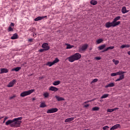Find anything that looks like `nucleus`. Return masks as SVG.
Returning a JSON list of instances; mask_svg holds the SVG:
<instances>
[{
  "label": "nucleus",
  "mask_w": 130,
  "mask_h": 130,
  "mask_svg": "<svg viewBox=\"0 0 130 130\" xmlns=\"http://www.w3.org/2000/svg\"><path fill=\"white\" fill-rule=\"evenodd\" d=\"M117 73V76L119 75V76H121V75H124L123 74H124L125 72H123V71H119L116 72Z\"/></svg>",
  "instance_id": "393cba45"
},
{
  "label": "nucleus",
  "mask_w": 130,
  "mask_h": 130,
  "mask_svg": "<svg viewBox=\"0 0 130 130\" xmlns=\"http://www.w3.org/2000/svg\"><path fill=\"white\" fill-rule=\"evenodd\" d=\"M116 109H118V108H115L114 109H109L108 110V112H113V111H114V110H116Z\"/></svg>",
  "instance_id": "cd10ccee"
},
{
  "label": "nucleus",
  "mask_w": 130,
  "mask_h": 130,
  "mask_svg": "<svg viewBox=\"0 0 130 130\" xmlns=\"http://www.w3.org/2000/svg\"><path fill=\"white\" fill-rule=\"evenodd\" d=\"M42 17H44V18H46V17H47V16H42Z\"/></svg>",
  "instance_id": "6e6d98bb"
},
{
  "label": "nucleus",
  "mask_w": 130,
  "mask_h": 130,
  "mask_svg": "<svg viewBox=\"0 0 130 130\" xmlns=\"http://www.w3.org/2000/svg\"><path fill=\"white\" fill-rule=\"evenodd\" d=\"M108 128H109V126H105L103 127V130H107L108 129Z\"/></svg>",
  "instance_id": "58836bf2"
},
{
  "label": "nucleus",
  "mask_w": 130,
  "mask_h": 130,
  "mask_svg": "<svg viewBox=\"0 0 130 130\" xmlns=\"http://www.w3.org/2000/svg\"><path fill=\"white\" fill-rule=\"evenodd\" d=\"M107 50H109L108 47L105 48L104 51H102V52H105V51H107Z\"/></svg>",
  "instance_id": "a18cd8bd"
},
{
  "label": "nucleus",
  "mask_w": 130,
  "mask_h": 130,
  "mask_svg": "<svg viewBox=\"0 0 130 130\" xmlns=\"http://www.w3.org/2000/svg\"><path fill=\"white\" fill-rule=\"evenodd\" d=\"M113 27H116V26H118V25H120V21H113Z\"/></svg>",
  "instance_id": "2eb2a0df"
},
{
  "label": "nucleus",
  "mask_w": 130,
  "mask_h": 130,
  "mask_svg": "<svg viewBox=\"0 0 130 130\" xmlns=\"http://www.w3.org/2000/svg\"><path fill=\"white\" fill-rule=\"evenodd\" d=\"M7 119H8V117H5L4 118V120H7Z\"/></svg>",
  "instance_id": "603ef678"
},
{
  "label": "nucleus",
  "mask_w": 130,
  "mask_h": 130,
  "mask_svg": "<svg viewBox=\"0 0 130 130\" xmlns=\"http://www.w3.org/2000/svg\"><path fill=\"white\" fill-rule=\"evenodd\" d=\"M92 101H94V100H90V101H87L85 102L84 103V104H86L87 103H89V102H92Z\"/></svg>",
  "instance_id": "a19ab883"
},
{
  "label": "nucleus",
  "mask_w": 130,
  "mask_h": 130,
  "mask_svg": "<svg viewBox=\"0 0 130 130\" xmlns=\"http://www.w3.org/2000/svg\"><path fill=\"white\" fill-rule=\"evenodd\" d=\"M28 41H29V42H33V39H29L28 40Z\"/></svg>",
  "instance_id": "de8ad7c7"
},
{
  "label": "nucleus",
  "mask_w": 130,
  "mask_h": 130,
  "mask_svg": "<svg viewBox=\"0 0 130 130\" xmlns=\"http://www.w3.org/2000/svg\"><path fill=\"white\" fill-rule=\"evenodd\" d=\"M103 40L102 39H98L97 41H96V42H97V44H100V43H101L102 42H103Z\"/></svg>",
  "instance_id": "2f4dec72"
},
{
  "label": "nucleus",
  "mask_w": 130,
  "mask_h": 130,
  "mask_svg": "<svg viewBox=\"0 0 130 130\" xmlns=\"http://www.w3.org/2000/svg\"><path fill=\"white\" fill-rule=\"evenodd\" d=\"M89 106H90V105L89 104H86V105H85L83 107L84 108H87V107H89Z\"/></svg>",
  "instance_id": "c03bdc74"
},
{
  "label": "nucleus",
  "mask_w": 130,
  "mask_h": 130,
  "mask_svg": "<svg viewBox=\"0 0 130 130\" xmlns=\"http://www.w3.org/2000/svg\"><path fill=\"white\" fill-rule=\"evenodd\" d=\"M106 47V44H104V45H102L101 46H100L98 48L100 50H102V49H104V48Z\"/></svg>",
  "instance_id": "aec40b11"
},
{
  "label": "nucleus",
  "mask_w": 130,
  "mask_h": 130,
  "mask_svg": "<svg viewBox=\"0 0 130 130\" xmlns=\"http://www.w3.org/2000/svg\"><path fill=\"white\" fill-rule=\"evenodd\" d=\"M34 100H36V99L35 98H32V101H34Z\"/></svg>",
  "instance_id": "5fc2aeb1"
},
{
  "label": "nucleus",
  "mask_w": 130,
  "mask_h": 130,
  "mask_svg": "<svg viewBox=\"0 0 130 130\" xmlns=\"http://www.w3.org/2000/svg\"><path fill=\"white\" fill-rule=\"evenodd\" d=\"M115 129V128H114V126H113L111 128L110 130H114Z\"/></svg>",
  "instance_id": "3c124183"
},
{
  "label": "nucleus",
  "mask_w": 130,
  "mask_h": 130,
  "mask_svg": "<svg viewBox=\"0 0 130 130\" xmlns=\"http://www.w3.org/2000/svg\"><path fill=\"white\" fill-rule=\"evenodd\" d=\"M42 19H44V17L42 16H39L35 19V21H40L42 20Z\"/></svg>",
  "instance_id": "6ab92c4d"
},
{
  "label": "nucleus",
  "mask_w": 130,
  "mask_h": 130,
  "mask_svg": "<svg viewBox=\"0 0 130 130\" xmlns=\"http://www.w3.org/2000/svg\"><path fill=\"white\" fill-rule=\"evenodd\" d=\"M100 108L98 107H94L93 108H92V111H98V110H99Z\"/></svg>",
  "instance_id": "bb28decb"
},
{
  "label": "nucleus",
  "mask_w": 130,
  "mask_h": 130,
  "mask_svg": "<svg viewBox=\"0 0 130 130\" xmlns=\"http://www.w3.org/2000/svg\"><path fill=\"white\" fill-rule=\"evenodd\" d=\"M49 90H50V91H53V92H57L58 91V88L54 86H51Z\"/></svg>",
  "instance_id": "9d476101"
},
{
  "label": "nucleus",
  "mask_w": 130,
  "mask_h": 130,
  "mask_svg": "<svg viewBox=\"0 0 130 130\" xmlns=\"http://www.w3.org/2000/svg\"><path fill=\"white\" fill-rule=\"evenodd\" d=\"M44 51H46V50L44 49H41L40 50H39V52H43Z\"/></svg>",
  "instance_id": "79ce46f5"
},
{
  "label": "nucleus",
  "mask_w": 130,
  "mask_h": 130,
  "mask_svg": "<svg viewBox=\"0 0 130 130\" xmlns=\"http://www.w3.org/2000/svg\"><path fill=\"white\" fill-rule=\"evenodd\" d=\"M127 54H128L129 55H130V51H128V52H127Z\"/></svg>",
  "instance_id": "864d4df0"
},
{
  "label": "nucleus",
  "mask_w": 130,
  "mask_h": 130,
  "mask_svg": "<svg viewBox=\"0 0 130 130\" xmlns=\"http://www.w3.org/2000/svg\"><path fill=\"white\" fill-rule=\"evenodd\" d=\"M34 91H35V89H30L28 91H24L20 94V96L21 97H25V96H28V95L32 94Z\"/></svg>",
  "instance_id": "7ed1b4c3"
},
{
  "label": "nucleus",
  "mask_w": 130,
  "mask_h": 130,
  "mask_svg": "<svg viewBox=\"0 0 130 130\" xmlns=\"http://www.w3.org/2000/svg\"><path fill=\"white\" fill-rule=\"evenodd\" d=\"M97 82H98V79H94L91 81V84H93V83H96Z\"/></svg>",
  "instance_id": "4c0bfd02"
},
{
  "label": "nucleus",
  "mask_w": 130,
  "mask_h": 130,
  "mask_svg": "<svg viewBox=\"0 0 130 130\" xmlns=\"http://www.w3.org/2000/svg\"><path fill=\"white\" fill-rule=\"evenodd\" d=\"M23 117L18 118H15L13 120H9L6 122V125L10 124L11 127H20L21 126V123H22V120Z\"/></svg>",
  "instance_id": "f257e3e1"
},
{
  "label": "nucleus",
  "mask_w": 130,
  "mask_h": 130,
  "mask_svg": "<svg viewBox=\"0 0 130 130\" xmlns=\"http://www.w3.org/2000/svg\"><path fill=\"white\" fill-rule=\"evenodd\" d=\"M109 96V94H105L101 96V99H103V98H107Z\"/></svg>",
  "instance_id": "c85d7f7f"
},
{
  "label": "nucleus",
  "mask_w": 130,
  "mask_h": 130,
  "mask_svg": "<svg viewBox=\"0 0 130 130\" xmlns=\"http://www.w3.org/2000/svg\"><path fill=\"white\" fill-rule=\"evenodd\" d=\"M74 47L73 45H71L70 44H68L67 46V49H70L71 48H73Z\"/></svg>",
  "instance_id": "473e14b6"
},
{
  "label": "nucleus",
  "mask_w": 130,
  "mask_h": 130,
  "mask_svg": "<svg viewBox=\"0 0 130 130\" xmlns=\"http://www.w3.org/2000/svg\"><path fill=\"white\" fill-rule=\"evenodd\" d=\"M124 79V75H121L120 76L119 78H118L116 80L115 82H118V81L123 80Z\"/></svg>",
  "instance_id": "dca6fc26"
},
{
  "label": "nucleus",
  "mask_w": 130,
  "mask_h": 130,
  "mask_svg": "<svg viewBox=\"0 0 130 130\" xmlns=\"http://www.w3.org/2000/svg\"><path fill=\"white\" fill-rule=\"evenodd\" d=\"M43 96H44L45 98H47L49 96V93L48 92H45L43 94Z\"/></svg>",
  "instance_id": "72a5a7b5"
},
{
  "label": "nucleus",
  "mask_w": 130,
  "mask_h": 130,
  "mask_svg": "<svg viewBox=\"0 0 130 130\" xmlns=\"http://www.w3.org/2000/svg\"><path fill=\"white\" fill-rule=\"evenodd\" d=\"M59 84H60V81H55L53 82V85H54V86H57V85H59Z\"/></svg>",
  "instance_id": "5701e85b"
},
{
  "label": "nucleus",
  "mask_w": 130,
  "mask_h": 130,
  "mask_svg": "<svg viewBox=\"0 0 130 130\" xmlns=\"http://www.w3.org/2000/svg\"><path fill=\"white\" fill-rule=\"evenodd\" d=\"M15 27V23L11 22L7 29L8 32H13Z\"/></svg>",
  "instance_id": "20e7f679"
},
{
  "label": "nucleus",
  "mask_w": 130,
  "mask_h": 130,
  "mask_svg": "<svg viewBox=\"0 0 130 130\" xmlns=\"http://www.w3.org/2000/svg\"><path fill=\"white\" fill-rule=\"evenodd\" d=\"M24 63L26 64L27 63V62H24Z\"/></svg>",
  "instance_id": "13d9d810"
},
{
  "label": "nucleus",
  "mask_w": 130,
  "mask_h": 130,
  "mask_svg": "<svg viewBox=\"0 0 130 130\" xmlns=\"http://www.w3.org/2000/svg\"><path fill=\"white\" fill-rule=\"evenodd\" d=\"M15 83H16V80L15 79H14L12 81L9 83V84L8 85V87H13V86H14V85H15Z\"/></svg>",
  "instance_id": "9b49d317"
},
{
  "label": "nucleus",
  "mask_w": 130,
  "mask_h": 130,
  "mask_svg": "<svg viewBox=\"0 0 130 130\" xmlns=\"http://www.w3.org/2000/svg\"><path fill=\"white\" fill-rule=\"evenodd\" d=\"M81 57H82V55L79 53H76L68 57L67 59H68L70 62H74L75 60H79Z\"/></svg>",
  "instance_id": "f03ea898"
},
{
  "label": "nucleus",
  "mask_w": 130,
  "mask_h": 130,
  "mask_svg": "<svg viewBox=\"0 0 130 130\" xmlns=\"http://www.w3.org/2000/svg\"><path fill=\"white\" fill-rule=\"evenodd\" d=\"M120 18L121 17L120 16H117L113 19V21H114V22H117V21H118V20H120Z\"/></svg>",
  "instance_id": "b1692460"
},
{
  "label": "nucleus",
  "mask_w": 130,
  "mask_h": 130,
  "mask_svg": "<svg viewBox=\"0 0 130 130\" xmlns=\"http://www.w3.org/2000/svg\"><path fill=\"white\" fill-rule=\"evenodd\" d=\"M19 38V37L18 36V34L17 33H15L13 34V36L11 37V39L12 40H15V39H18Z\"/></svg>",
  "instance_id": "f8f14e48"
},
{
  "label": "nucleus",
  "mask_w": 130,
  "mask_h": 130,
  "mask_svg": "<svg viewBox=\"0 0 130 130\" xmlns=\"http://www.w3.org/2000/svg\"><path fill=\"white\" fill-rule=\"evenodd\" d=\"M55 98L56 100H57V101H64V99L63 98H61L57 95H56Z\"/></svg>",
  "instance_id": "ddd939ff"
},
{
  "label": "nucleus",
  "mask_w": 130,
  "mask_h": 130,
  "mask_svg": "<svg viewBox=\"0 0 130 130\" xmlns=\"http://www.w3.org/2000/svg\"><path fill=\"white\" fill-rule=\"evenodd\" d=\"M58 61H59V59H58V58H56L55 59V60L53 61V62L54 64L55 63L58 62Z\"/></svg>",
  "instance_id": "f704fd0d"
},
{
  "label": "nucleus",
  "mask_w": 130,
  "mask_h": 130,
  "mask_svg": "<svg viewBox=\"0 0 130 130\" xmlns=\"http://www.w3.org/2000/svg\"><path fill=\"white\" fill-rule=\"evenodd\" d=\"M97 1L94 0H92L90 1L91 5H92V6H96L97 5Z\"/></svg>",
  "instance_id": "412c9836"
},
{
  "label": "nucleus",
  "mask_w": 130,
  "mask_h": 130,
  "mask_svg": "<svg viewBox=\"0 0 130 130\" xmlns=\"http://www.w3.org/2000/svg\"><path fill=\"white\" fill-rule=\"evenodd\" d=\"M95 59H97V60H100L101 59V57H96Z\"/></svg>",
  "instance_id": "49530a36"
},
{
  "label": "nucleus",
  "mask_w": 130,
  "mask_h": 130,
  "mask_svg": "<svg viewBox=\"0 0 130 130\" xmlns=\"http://www.w3.org/2000/svg\"><path fill=\"white\" fill-rule=\"evenodd\" d=\"M58 109L56 108H53L51 109L48 110L47 111V113H54V112H57Z\"/></svg>",
  "instance_id": "423d86ee"
},
{
  "label": "nucleus",
  "mask_w": 130,
  "mask_h": 130,
  "mask_svg": "<svg viewBox=\"0 0 130 130\" xmlns=\"http://www.w3.org/2000/svg\"><path fill=\"white\" fill-rule=\"evenodd\" d=\"M111 76L112 77H115V76H117V73H112L111 74Z\"/></svg>",
  "instance_id": "ea45409f"
},
{
  "label": "nucleus",
  "mask_w": 130,
  "mask_h": 130,
  "mask_svg": "<svg viewBox=\"0 0 130 130\" xmlns=\"http://www.w3.org/2000/svg\"><path fill=\"white\" fill-rule=\"evenodd\" d=\"M42 47L44 48V50H46V51H47V50H49L50 49V47L48 45V43H44L42 44Z\"/></svg>",
  "instance_id": "39448f33"
},
{
  "label": "nucleus",
  "mask_w": 130,
  "mask_h": 130,
  "mask_svg": "<svg viewBox=\"0 0 130 130\" xmlns=\"http://www.w3.org/2000/svg\"><path fill=\"white\" fill-rule=\"evenodd\" d=\"M88 48V44H85L84 45L82 46V47L79 48V51H84V50H86Z\"/></svg>",
  "instance_id": "0eeeda50"
},
{
  "label": "nucleus",
  "mask_w": 130,
  "mask_h": 130,
  "mask_svg": "<svg viewBox=\"0 0 130 130\" xmlns=\"http://www.w3.org/2000/svg\"><path fill=\"white\" fill-rule=\"evenodd\" d=\"M5 121H6V120H4V121H3V123H5Z\"/></svg>",
  "instance_id": "4d7b16f0"
},
{
  "label": "nucleus",
  "mask_w": 130,
  "mask_h": 130,
  "mask_svg": "<svg viewBox=\"0 0 130 130\" xmlns=\"http://www.w3.org/2000/svg\"><path fill=\"white\" fill-rule=\"evenodd\" d=\"M125 47H129V46L128 45H122L121 46V48H124Z\"/></svg>",
  "instance_id": "e433bc0d"
},
{
  "label": "nucleus",
  "mask_w": 130,
  "mask_h": 130,
  "mask_svg": "<svg viewBox=\"0 0 130 130\" xmlns=\"http://www.w3.org/2000/svg\"><path fill=\"white\" fill-rule=\"evenodd\" d=\"M9 73V70H8L7 69H6V68L1 69L0 74H5V73Z\"/></svg>",
  "instance_id": "1a4fd4ad"
},
{
  "label": "nucleus",
  "mask_w": 130,
  "mask_h": 130,
  "mask_svg": "<svg viewBox=\"0 0 130 130\" xmlns=\"http://www.w3.org/2000/svg\"><path fill=\"white\" fill-rule=\"evenodd\" d=\"M40 107L44 108V107H46V105L44 103H42L40 105Z\"/></svg>",
  "instance_id": "7c9ffc66"
},
{
  "label": "nucleus",
  "mask_w": 130,
  "mask_h": 130,
  "mask_svg": "<svg viewBox=\"0 0 130 130\" xmlns=\"http://www.w3.org/2000/svg\"><path fill=\"white\" fill-rule=\"evenodd\" d=\"M121 12L122 13V14H125V13H127V12H128V11L126 10V7H123L122 9H121Z\"/></svg>",
  "instance_id": "a211bd4d"
},
{
  "label": "nucleus",
  "mask_w": 130,
  "mask_h": 130,
  "mask_svg": "<svg viewBox=\"0 0 130 130\" xmlns=\"http://www.w3.org/2000/svg\"><path fill=\"white\" fill-rule=\"evenodd\" d=\"M15 97H16V95H13V96H11L10 98V99H13V98H15Z\"/></svg>",
  "instance_id": "09e8293b"
},
{
  "label": "nucleus",
  "mask_w": 130,
  "mask_h": 130,
  "mask_svg": "<svg viewBox=\"0 0 130 130\" xmlns=\"http://www.w3.org/2000/svg\"><path fill=\"white\" fill-rule=\"evenodd\" d=\"M106 28H110V27H113V21L112 22H107L105 24Z\"/></svg>",
  "instance_id": "6e6552de"
},
{
  "label": "nucleus",
  "mask_w": 130,
  "mask_h": 130,
  "mask_svg": "<svg viewBox=\"0 0 130 130\" xmlns=\"http://www.w3.org/2000/svg\"><path fill=\"white\" fill-rule=\"evenodd\" d=\"M53 64H54L53 62L51 61H48L45 64L46 66H49V67H52V66H53Z\"/></svg>",
  "instance_id": "4be33fe9"
},
{
  "label": "nucleus",
  "mask_w": 130,
  "mask_h": 130,
  "mask_svg": "<svg viewBox=\"0 0 130 130\" xmlns=\"http://www.w3.org/2000/svg\"><path fill=\"white\" fill-rule=\"evenodd\" d=\"M112 61L113 62H114V63L115 64V65H117L118 64V63H119V61L118 60H115V59H113L112 60Z\"/></svg>",
  "instance_id": "a878e982"
},
{
  "label": "nucleus",
  "mask_w": 130,
  "mask_h": 130,
  "mask_svg": "<svg viewBox=\"0 0 130 130\" xmlns=\"http://www.w3.org/2000/svg\"><path fill=\"white\" fill-rule=\"evenodd\" d=\"M19 70H21V67H17L12 70V71H15V72H19Z\"/></svg>",
  "instance_id": "c756f323"
},
{
  "label": "nucleus",
  "mask_w": 130,
  "mask_h": 130,
  "mask_svg": "<svg viewBox=\"0 0 130 130\" xmlns=\"http://www.w3.org/2000/svg\"><path fill=\"white\" fill-rule=\"evenodd\" d=\"M120 124H117L114 125V127L115 128V129L118 128V127H120Z\"/></svg>",
  "instance_id": "c9c22d12"
},
{
  "label": "nucleus",
  "mask_w": 130,
  "mask_h": 130,
  "mask_svg": "<svg viewBox=\"0 0 130 130\" xmlns=\"http://www.w3.org/2000/svg\"><path fill=\"white\" fill-rule=\"evenodd\" d=\"M114 86H115L114 83L111 82L110 84L106 85L105 86V88H109V87H114Z\"/></svg>",
  "instance_id": "4468645a"
},
{
  "label": "nucleus",
  "mask_w": 130,
  "mask_h": 130,
  "mask_svg": "<svg viewBox=\"0 0 130 130\" xmlns=\"http://www.w3.org/2000/svg\"><path fill=\"white\" fill-rule=\"evenodd\" d=\"M114 48V46H110L108 47V49H113Z\"/></svg>",
  "instance_id": "37998d69"
},
{
  "label": "nucleus",
  "mask_w": 130,
  "mask_h": 130,
  "mask_svg": "<svg viewBox=\"0 0 130 130\" xmlns=\"http://www.w3.org/2000/svg\"><path fill=\"white\" fill-rule=\"evenodd\" d=\"M44 78V77L42 76V77H39V80H42V79H43Z\"/></svg>",
  "instance_id": "8fccbe9b"
},
{
  "label": "nucleus",
  "mask_w": 130,
  "mask_h": 130,
  "mask_svg": "<svg viewBox=\"0 0 130 130\" xmlns=\"http://www.w3.org/2000/svg\"><path fill=\"white\" fill-rule=\"evenodd\" d=\"M86 130H89V129H86Z\"/></svg>",
  "instance_id": "bf43d9fd"
},
{
  "label": "nucleus",
  "mask_w": 130,
  "mask_h": 130,
  "mask_svg": "<svg viewBox=\"0 0 130 130\" xmlns=\"http://www.w3.org/2000/svg\"><path fill=\"white\" fill-rule=\"evenodd\" d=\"M75 119V117L68 118L65 120V122H70Z\"/></svg>",
  "instance_id": "f3484780"
}]
</instances>
